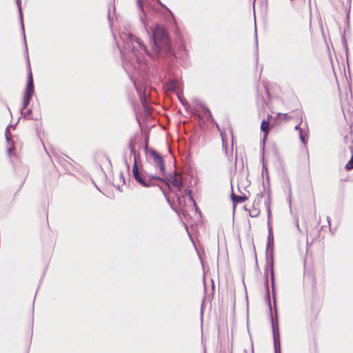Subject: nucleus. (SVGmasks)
<instances>
[{
    "instance_id": "obj_1",
    "label": "nucleus",
    "mask_w": 353,
    "mask_h": 353,
    "mask_svg": "<svg viewBox=\"0 0 353 353\" xmlns=\"http://www.w3.org/2000/svg\"><path fill=\"white\" fill-rule=\"evenodd\" d=\"M137 6L139 10L140 22L149 36L152 56L157 58L159 68H157L156 75L163 83L168 90L176 93L179 101L184 107L189 105L188 101L181 94L183 83L181 71L172 64L174 59H183L188 54L185 41L179 33V30L178 28L175 30L177 37V51L175 52L172 39L165 27L156 23L152 28H149L147 22V12L141 0H137Z\"/></svg>"
},
{
    "instance_id": "obj_2",
    "label": "nucleus",
    "mask_w": 353,
    "mask_h": 353,
    "mask_svg": "<svg viewBox=\"0 0 353 353\" xmlns=\"http://www.w3.org/2000/svg\"><path fill=\"white\" fill-rule=\"evenodd\" d=\"M123 43V50L128 53L131 64L138 74V77H131L134 87L139 95L144 113L148 115L151 112V106L148 103L151 90L149 74H156L159 68L157 58L152 56L150 50L143 41L132 34L128 33L121 35Z\"/></svg>"
},
{
    "instance_id": "obj_3",
    "label": "nucleus",
    "mask_w": 353,
    "mask_h": 353,
    "mask_svg": "<svg viewBox=\"0 0 353 353\" xmlns=\"http://www.w3.org/2000/svg\"><path fill=\"white\" fill-rule=\"evenodd\" d=\"M268 225V237L265 249V265L264 270L265 276V301L271 307L270 290L269 285V274L270 276L271 287L272 291V299L274 304H276V281L274 274V234L271 220L267 221Z\"/></svg>"
},
{
    "instance_id": "obj_4",
    "label": "nucleus",
    "mask_w": 353,
    "mask_h": 353,
    "mask_svg": "<svg viewBox=\"0 0 353 353\" xmlns=\"http://www.w3.org/2000/svg\"><path fill=\"white\" fill-rule=\"evenodd\" d=\"M268 308L272 324L274 353H281L279 323L276 304L274 305V316L272 314V307Z\"/></svg>"
},
{
    "instance_id": "obj_5",
    "label": "nucleus",
    "mask_w": 353,
    "mask_h": 353,
    "mask_svg": "<svg viewBox=\"0 0 353 353\" xmlns=\"http://www.w3.org/2000/svg\"><path fill=\"white\" fill-rule=\"evenodd\" d=\"M131 156H133L134 157V163L132 165V176L136 181L144 188L154 187L157 184L153 182L146 181L145 177L141 174L139 170L138 161L141 158L140 152L137 151V150H134V154L130 153V157Z\"/></svg>"
},
{
    "instance_id": "obj_6",
    "label": "nucleus",
    "mask_w": 353,
    "mask_h": 353,
    "mask_svg": "<svg viewBox=\"0 0 353 353\" xmlns=\"http://www.w3.org/2000/svg\"><path fill=\"white\" fill-rule=\"evenodd\" d=\"M26 52V63H27V81L23 94L32 96L34 94V84L33 80V74L31 70V65L28 51Z\"/></svg>"
},
{
    "instance_id": "obj_7",
    "label": "nucleus",
    "mask_w": 353,
    "mask_h": 353,
    "mask_svg": "<svg viewBox=\"0 0 353 353\" xmlns=\"http://www.w3.org/2000/svg\"><path fill=\"white\" fill-rule=\"evenodd\" d=\"M149 152L153 159V161L155 163V166L159 168L162 174H165L166 167L165 165V161L163 159V156L159 152H157L156 150L153 148H150Z\"/></svg>"
},
{
    "instance_id": "obj_8",
    "label": "nucleus",
    "mask_w": 353,
    "mask_h": 353,
    "mask_svg": "<svg viewBox=\"0 0 353 353\" xmlns=\"http://www.w3.org/2000/svg\"><path fill=\"white\" fill-rule=\"evenodd\" d=\"M196 105L201 108V112H199L200 115L199 116V121L204 123L205 119L207 120L213 119L212 113L210 109L201 101L196 100ZM196 113H199V110H195Z\"/></svg>"
},
{
    "instance_id": "obj_9",
    "label": "nucleus",
    "mask_w": 353,
    "mask_h": 353,
    "mask_svg": "<svg viewBox=\"0 0 353 353\" xmlns=\"http://www.w3.org/2000/svg\"><path fill=\"white\" fill-rule=\"evenodd\" d=\"M262 186L263 191H266L267 199L265 201V206L267 212V218L268 221L272 219V210H271V204H272V197H271V188L270 185L266 186L264 181L262 182Z\"/></svg>"
},
{
    "instance_id": "obj_10",
    "label": "nucleus",
    "mask_w": 353,
    "mask_h": 353,
    "mask_svg": "<svg viewBox=\"0 0 353 353\" xmlns=\"http://www.w3.org/2000/svg\"><path fill=\"white\" fill-rule=\"evenodd\" d=\"M140 173L142 176H143L145 177V180L148 181L153 182L156 184H158L157 183L154 181L156 180V181L163 182L168 186L170 187L169 182L168 181V180L165 179V178H164L163 176H159L157 174L148 173L145 170H142L141 172H140Z\"/></svg>"
},
{
    "instance_id": "obj_11",
    "label": "nucleus",
    "mask_w": 353,
    "mask_h": 353,
    "mask_svg": "<svg viewBox=\"0 0 353 353\" xmlns=\"http://www.w3.org/2000/svg\"><path fill=\"white\" fill-rule=\"evenodd\" d=\"M17 10L19 12V16L20 19V23H21V28L22 30L23 37V42L25 44V48L26 51H28V46H27V41L26 38V33H25V28H24V23H23V15L22 12V7H21V0H15Z\"/></svg>"
},
{
    "instance_id": "obj_12",
    "label": "nucleus",
    "mask_w": 353,
    "mask_h": 353,
    "mask_svg": "<svg viewBox=\"0 0 353 353\" xmlns=\"http://www.w3.org/2000/svg\"><path fill=\"white\" fill-rule=\"evenodd\" d=\"M168 181L176 188L177 192H181L183 188V182L182 179H178L174 173H169L167 179Z\"/></svg>"
},
{
    "instance_id": "obj_13",
    "label": "nucleus",
    "mask_w": 353,
    "mask_h": 353,
    "mask_svg": "<svg viewBox=\"0 0 353 353\" xmlns=\"http://www.w3.org/2000/svg\"><path fill=\"white\" fill-rule=\"evenodd\" d=\"M231 189H232V193L230 194V199H231V200L232 201L233 210L234 212L235 209H236V205L239 204V203H241L245 202V201L248 200V197L245 194H243V195H236V194H234V193L233 192L232 185H231Z\"/></svg>"
},
{
    "instance_id": "obj_14",
    "label": "nucleus",
    "mask_w": 353,
    "mask_h": 353,
    "mask_svg": "<svg viewBox=\"0 0 353 353\" xmlns=\"http://www.w3.org/2000/svg\"><path fill=\"white\" fill-rule=\"evenodd\" d=\"M32 97V96L23 94V100L21 108H20V113H23V111L30 105Z\"/></svg>"
},
{
    "instance_id": "obj_15",
    "label": "nucleus",
    "mask_w": 353,
    "mask_h": 353,
    "mask_svg": "<svg viewBox=\"0 0 353 353\" xmlns=\"http://www.w3.org/2000/svg\"><path fill=\"white\" fill-rule=\"evenodd\" d=\"M265 140H266V134H265L264 136V138H263V139L261 141V143H260V161L262 163V165L263 164V163H267L265 161Z\"/></svg>"
},
{
    "instance_id": "obj_16",
    "label": "nucleus",
    "mask_w": 353,
    "mask_h": 353,
    "mask_svg": "<svg viewBox=\"0 0 353 353\" xmlns=\"http://www.w3.org/2000/svg\"><path fill=\"white\" fill-rule=\"evenodd\" d=\"M341 42H342L343 47L345 52V55H346V58H347V65H349V63H348L349 48H348L347 39L345 37V30H344L343 32L341 33Z\"/></svg>"
},
{
    "instance_id": "obj_17",
    "label": "nucleus",
    "mask_w": 353,
    "mask_h": 353,
    "mask_svg": "<svg viewBox=\"0 0 353 353\" xmlns=\"http://www.w3.org/2000/svg\"><path fill=\"white\" fill-rule=\"evenodd\" d=\"M299 136L301 143L306 145L308 142V129L300 130Z\"/></svg>"
},
{
    "instance_id": "obj_18",
    "label": "nucleus",
    "mask_w": 353,
    "mask_h": 353,
    "mask_svg": "<svg viewBox=\"0 0 353 353\" xmlns=\"http://www.w3.org/2000/svg\"><path fill=\"white\" fill-rule=\"evenodd\" d=\"M259 202H256V201H254V203H253V205H252V210H250V216L251 217H257L259 216L260 214V210L259 208V207H256V206H259Z\"/></svg>"
},
{
    "instance_id": "obj_19",
    "label": "nucleus",
    "mask_w": 353,
    "mask_h": 353,
    "mask_svg": "<svg viewBox=\"0 0 353 353\" xmlns=\"http://www.w3.org/2000/svg\"><path fill=\"white\" fill-rule=\"evenodd\" d=\"M264 174H265V180L267 182L266 186H269L270 185V182L267 163H263V164L262 165V176H263Z\"/></svg>"
},
{
    "instance_id": "obj_20",
    "label": "nucleus",
    "mask_w": 353,
    "mask_h": 353,
    "mask_svg": "<svg viewBox=\"0 0 353 353\" xmlns=\"http://www.w3.org/2000/svg\"><path fill=\"white\" fill-rule=\"evenodd\" d=\"M137 140L135 137H132L128 141V148L130 150L131 154H134V150H136L135 146L137 145Z\"/></svg>"
},
{
    "instance_id": "obj_21",
    "label": "nucleus",
    "mask_w": 353,
    "mask_h": 353,
    "mask_svg": "<svg viewBox=\"0 0 353 353\" xmlns=\"http://www.w3.org/2000/svg\"><path fill=\"white\" fill-rule=\"evenodd\" d=\"M269 125L268 121H267L265 119H263V121L261 123V130L263 132V137L265 134H266V137L268 136V131L267 128Z\"/></svg>"
},
{
    "instance_id": "obj_22",
    "label": "nucleus",
    "mask_w": 353,
    "mask_h": 353,
    "mask_svg": "<svg viewBox=\"0 0 353 353\" xmlns=\"http://www.w3.org/2000/svg\"><path fill=\"white\" fill-rule=\"evenodd\" d=\"M21 114L25 119L36 120L35 119L30 117V115L32 114V110L31 108L28 109L26 111L23 110V113Z\"/></svg>"
},
{
    "instance_id": "obj_23",
    "label": "nucleus",
    "mask_w": 353,
    "mask_h": 353,
    "mask_svg": "<svg viewBox=\"0 0 353 353\" xmlns=\"http://www.w3.org/2000/svg\"><path fill=\"white\" fill-rule=\"evenodd\" d=\"M344 168L346 171H350L353 170V154L351 155L350 159L345 164Z\"/></svg>"
},
{
    "instance_id": "obj_24",
    "label": "nucleus",
    "mask_w": 353,
    "mask_h": 353,
    "mask_svg": "<svg viewBox=\"0 0 353 353\" xmlns=\"http://www.w3.org/2000/svg\"><path fill=\"white\" fill-rule=\"evenodd\" d=\"M155 186H158L159 188L160 189V190L162 192V193L163 194L167 202L168 203V204H170L172 203L171 201H170V197L167 195L165 190L163 189V188L162 187V185H159V184H157Z\"/></svg>"
},
{
    "instance_id": "obj_25",
    "label": "nucleus",
    "mask_w": 353,
    "mask_h": 353,
    "mask_svg": "<svg viewBox=\"0 0 353 353\" xmlns=\"http://www.w3.org/2000/svg\"><path fill=\"white\" fill-rule=\"evenodd\" d=\"M350 6L349 7V9L346 12V16H345V25L348 29L350 28Z\"/></svg>"
},
{
    "instance_id": "obj_26",
    "label": "nucleus",
    "mask_w": 353,
    "mask_h": 353,
    "mask_svg": "<svg viewBox=\"0 0 353 353\" xmlns=\"http://www.w3.org/2000/svg\"><path fill=\"white\" fill-rule=\"evenodd\" d=\"M174 196L176 198L177 202L181 205L182 203L185 202V196L183 195H180L177 192H174Z\"/></svg>"
},
{
    "instance_id": "obj_27",
    "label": "nucleus",
    "mask_w": 353,
    "mask_h": 353,
    "mask_svg": "<svg viewBox=\"0 0 353 353\" xmlns=\"http://www.w3.org/2000/svg\"><path fill=\"white\" fill-rule=\"evenodd\" d=\"M283 181H284L285 184L286 185L287 188L288 190H290V187H291L290 179L285 174L283 176Z\"/></svg>"
},
{
    "instance_id": "obj_28",
    "label": "nucleus",
    "mask_w": 353,
    "mask_h": 353,
    "mask_svg": "<svg viewBox=\"0 0 353 353\" xmlns=\"http://www.w3.org/2000/svg\"><path fill=\"white\" fill-rule=\"evenodd\" d=\"M222 141H223V148L225 150V153L226 154V156L230 158V156L228 154V145H227V143L225 141L224 139L222 138Z\"/></svg>"
},
{
    "instance_id": "obj_29",
    "label": "nucleus",
    "mask_w": 353,
    "mask_h": 353,
    "mask_svg": "<svg viewBox=\"0 0 353 353\" xmlns=\"http://www.w3.org/2000/svg\"><path fill=\"white\" fill-rule=\"evenodd\" d=\"M123 162H124V163L125 165V167H126V169H127V172L129 174L130 170V163H129V162L128 161L127 157H123Z\"/></svg>"
},
{
    "instance_id": "obj_30",
    "label": "nucleus",
    "mask_w": 353,
    "mask_h": 353,
    "mask_svg": "<svg viewBox=\"0 0 353 353\" xmlns=\"http://www.w3.org/2000/svg\"><path fill=\"white\" fill-rule=\"evenodd\" d=\"M287 201L289 203L290 208H291V203H292V188H291V187H290V190H288V195Z\"/></svg>"
},
{
    "instance_id": "obj_31",
    "label": "nucleus",
    "mask_w": 353,
    "mask_h": 353,
    "mask_svg": "<svg viewBox=\"0 0 353 353\" xmlns=\"http://www.w3.org/2000/svg\"><path fill=\"white\" fill-rule=\"evenodd\" d=\"M255 44H256V55H255V57H256V61L257 62L258 61V39H257L256 32L255 33Z\"/></svg>"
},
{
    "instance_id": "obj_32",
    "label": "nucleus",
    "mask_w": 353,
    "mask_h": 353,
    "mask_svg": "<svg viewBox=\"0 0 353 353\" xmlns=\"http://www.w3.org/2000/svg\"><path fill=\"white\" fill-rule=\"evenodd\" d=\"M188 198L189 201H191V202L192 203L193 206H194V207H196V208H197V204H196V203L195 199H194V197H193V195L190 196H189V197H188Z\"/></svg>"
},
{
    "instance_id": "obj_33",
    "label": "nucleus",
    "mask_w": 353,
    "mask_h": 353,
    "mask_svg": "<svg viewBox=\"0 0 353 353\" xmlns=\"http://www.w3.org/2000/svg\"><path fill=\"white\" fill-rule=\"evenodd\" d=\"M184 193L185 194V195L189 197L190 196H192V191L189 189V188H186L184 190Z\"/></svg>"
},
{
    "instance_id": "obj_34",
    "label": "nucleus",
    "mask_w": 353,
    "mask_h": 353,
    "mask_svg": "<svg viewBox=\"0 0 353 353\" xmlns=\"http://www.w3.org/2000/svg\"><path fill=\"white\" fill-rule=\"evenodd\" d=\"M264 192H265V191H261L260 192H259V193L256 194V198H257V199H258V200H259V201H258L259 203V200L263 197V196H264Z\"/></svg>"
},
{
    "instance_id": "obj_35",
    "label": "nucleus",
    "mask_w": 353,
    "mask_h": 353,
    "mask_svg": "<svg viewBox=\"0 0 353 353\" xmlns=\"http://www.w3.org/2000/svg\"><path fill=\"white\" fill-rule=\"evenodd\" d=\"M6 141L8 143H13V140L11 137V134L10 135H6Z\"/></svg>"
},
{
    "instance_id": "obj_36",
    "label": "nucleus",
    "mask_w": 353,
    "mask_h": 353,
    "mask_svg": "<svg viewBox=\"0 0 353 353\" xmlns=\"http://www.w3.org/2000/svg\"><path fill=\"white\" fill-rule=\"evenodd\" d=\"M119 177H120V179H122V185L125 184V180L124 179L123 172L122 171H121L120 173H119Z\"/></svg>"
},
{
    "instance_id": "obj_37",
    "label": "nucleus",
    "mask_w": 353,
    "mask_h": 353,
    "mask_svg": "<svg viewBox=\"0 0 353 353\" xmlns=\"http://www.w3.org/2000/svg\"><path fill=\"white\" fill-rule=\"evenodd\" d=\"M326 219H327V223L329 224V226H330V230L331 231V232H332V228H331V218H330V216H327Z\"/></svg>"
},
{
    "instance_id": "obj_38",
    "label": "nucleus",
    "mask_w": 353,
    "mask_h": 353,
    "mask_svg": "<svg viewBox=\"0 0 353 353\" xmlns=\"http://www.w3.org/2000/svg\"><path fill=\"white\" fill-rule=\"evenodd\" d=\"M295 130L296 131H299V132H300V130H303V129L301 128V123L297 124L295 128H294Z\"/></svg>"
},
{
    "instance_id": "obj_39",
    "label": "nucleus",
    "mask_w": 353,
    "mask_h": 353,
    "mask_svg": "<svg viewBox=\"0 0 353 353\" xmlns=\"http://www.w3.org/2000/svg\"><path fill=\"white\" fill-rule=\"evenodd\" d=\"M295 222H296V225L297 230H299V232H301V229H300V227H299V219H298V217H296V218L295 219Z\"/></svg>"
},
{
    "instance_id": "obj_40",
    "label": "nucleus",
    "mask_w": 353,
    "mask_h": 353,
    "mask_svg": "<svg viewBox=\"0 0 353 353\" xmlns=\"http://www.w3.org/2000/svg\"><path fill=\"white\" fill-rule=\"evenodd\" d=\"M20 117L17 119V123L14 124V125H9L8 127L10 128H12V129H14L15 128V126L17 125V123L19 122V120H20Z\"/></svg>"
},
{
    "instance_id": "obj_41",
    "label": "nucleus",
    "mask_w": 353,
    "mask_h": 353,
    "mask_svg": "<svg viewBox=\"0 0 353 353\" xmlns=\"http://www.w3.org/2000/svg\"><path fill=\"white\" fill-rule=\"evenodd\" d=\"M169 205L170 206V208H172V210L173 211H174L175 212L177 213L176 208L174 207V204L172 203L169 204Z\"/></svg>"
},
{
    "instance_id": "obj_42",
    "label": "nucleus",
    "mask_w": 353,
    "mask_h": 353,
    "mask_svg": "<svg viewBox=\"0 0 353 353\" xmlns=\"http://www.w3.org/2000/svg\"><path fill=\"white\" fill-rule=\"evenodd\" d=\"M152 8V6L150 3H147L146 9L148 11H149L150 9Z\"/></svg>"
},
{
    "instance_id": "obj_43",
    "label": "nucleus",
    "mask_w": 353,
    "mask_h": 353,
    "mask_svg": "<svg viewBox=\"0 0 353 353\" xmlns=\"http://www.w3.org/2000/svg\"><path fill=\"white\" fill-rule=\"evenodd\" d=\"M194 210H195V212H199V214H201V212L199 208V206L197 205V208L196 207H194Z\"/></svg>"
},
{
    "instance_id": "obj_44",
    "label": "nucleus",
    "mask_w": 353,
    "mask_h": 353,
    "mask_svg": "<svg viewBox=\"0 0 353 353\" xmlns=\"http://www.w3.org/2000/svg\"><path fill=\"white\" fill-rule=\"evenodd\" d=\"M114 187L119 191V192H122V189L121 188V185H114Z\"/></svg>"
},
{
    "instance_id": "obj_45",
    "label": "nucleus",
    "mask_w": 353,
    "mask_h": 353,
    "mask_svg": "<svg viewBox=\"0 0 353 353\" xmlns=\"http://www.w3.org/2000/svg\"><path fill=\"white\" fill-rule=\"evenodd\" d=\"M11 150H12V148H7V152H8V154L9 156H10V155H11Z\"/></svg>"
},
{
    "instance_id": "obj_46",
    "label": "nucleus",
    "mask_w": 353,
    "mask_h": 353,
    "mask_svg": "<svg viewBox=\"0 0 353 353\" xmlns=\"http://www.w3.org/2000/svg\"><path fill=\"white\" fill-rule=\"evenodd\" d=\"M156 1H157V2L159 5H161V6H163V7L166 8V6H165L164 4H163L160 0H156Z\"/></svg>"
},
{
    "instance_id": "obj_47",
    "label": "nucleus",
    "mask_w": 353,
    "mask_h": 353,
    "mask_svg": "<svg viewBox=\"0 0 353 353\" xmlns=\"http://www.w3.org/2000/svg\"><path fill=\"white\" fill-rule=\"evenodd\" d=\"M6 135H10L9 133H8V127L6 128V130H5V136L6 137Z\"/></svg>"
},
{
    "instance_id": "obj_48",
    "label": "nucleus",
    "mask_w": 353,
    "mask_h": 353,
    "mask_svg": "<svg viewBox=\"0 0 353 353\" xmlns=\"http://www.w3.org/2000/svg\"><path fill=\"white\" fill-rule=\"evenodd\" d=\"M108 17L109 22H110L111 21V17H110V10H108Z\"/></svg>"
},
{
    "instance_id": "obj_49",
    "label": "nucleus",
    "mask_w": 353,
    "mask_h": 353,
    "mask_svg": "<svg viewBox=\"0 0 353 353\" xmlns=\"http://www.w3.org/2000/svg\"><path fill=\"white\" fill-rule=\"evenodd\" d=\"M123 157H127V150H124L123 152Z\"/></svg>"
},
{
    "instance_id": "obj_50",
    "label": "nucleus",
    "mask_w": 353,
    "mask_h": 353,
    "mask_svg": "<svg viewBox=\"0 0 353 353\" xmlns=\"http://www.w3.org/2000/svg\"><path fill=\"white\" fill-rule=\"evenodd\" d=\"M349 149H350L352 154H353V145L349 146Z\"/></svg>"
},
{
    "instance_id": "obj_51",
    "label": "nucleus",
    "mask_w": 353,
    "mask_h": 353,
    "mask_svg": "<svg viewBox=\"0 0 353 353\" xmlns=\"http://www.w3.org/2000/svg\"><path fill=\"white\" fill-rule=\"evenodd\" d=\"M92 183L94 185L95 188L100 191L99 187L97 186V185L95 183V182L92 180Z\"/></svg>"
},
{
    "instance_id": "obj_52",
    "label": "nucleus",
    "mask_w": 353,
    "mask_h": 353,
    "mask_svg": "<svg viewBox=\"0 0 353 353\" xmlns=\"http://www.w3.org/2000/svg\"><path fill=\"white\" fill-rule=\"evenodd\" d=\"M203 308H201V319H203Z\"/></svg>"
},
{
    "instance_id": "obj_53",
    "label": "nucleus",
    "mask_w": 353,
    "mask_h": 353,
    "mask_svg": "<svg viewBox=\"0 0 353 353\" xmlns=\"http://www.w3.org/2000/svg\"><path fill=\"white\" fill-rule=\"evenodd\" d=\"M270 118H272V116L270 114H268V119H270Z\"/></svg>"
},
{
    "instance_id": "obj_54",
    "label": "nucleus",
    "mask_w": 353,
    "mask_h": 353,
    "mask_svg": "<svg viewBox=\"0 0 353 353\" xmlns=\"http://www.w3.org/2000/svg\"><path fill=\"white\" fill-rule=\"evenodd\" d=\"M283 116H284V118H285V119L288 118V114H283Z\"/></svg>"
},
{
    "instance_id": "obj_55",
    "label": "nucleus",
    "mask_w": 353,
    "mask_h": 353,
    "mask_svg": "<svg viewBox=\"0 0 353 353\" xmlns=\"http://www.w3.org/2000/svg\"><path fill=\"white\" fill-rule=\"evenodd\" d=\"M212 282V290H214V284L213 281Z\"/></svg>"
},
{
    "instance_id": "obj_56",
    "label": "nucleus",
    "mask_w": 353,
    "mask_h": 353,
    "mask_svg": "<svg viewBox=\"0 0 353 353\" xmlns=\"http://www.w3.org/2000/svg\"><path fill=\"white\" fill-rule=\"evenodd\" d=\"M232 155H233V149L232 148V152H231V154H230V157H232Z\"/></svg>"
},
{
    "instance_id": "obj_57",
    "label": "nucleus",
    "mask_w": 353,
    "mask_h": 353,
    "mask_svg": "<svg viewBox=\"0 0 353 353\" xmlns=\"http://www.w3.org/2000/svg\"><path fill=\"white\" fill-rule=\"evenodd\" d=\"M233 142H234V140H233V138L232 139V145H233Z\"/></svg>"
},
{
    "instance_id": "obj_58",
    "label": "nucleus",
    "mask_w": 353,
    "mask_h": 353,
    "mask_svg": "<svg viewBox=\"0 0 353 353\" xmlns=\"http://www.w3.org/2000/svg\"><path fill=\"white\" fill-rule=\"evenodd\" d=\"M67 157L68 158V159L72 160V159L70 157H69L68 156H67Z\"/></svg>"
},
{
    "instance_id": "obj_59",
    "label": "nucleus",
    "mask_w": 353,
    "mask_h": 353,
    "mask_svg": "<svg viewBox=\"0 0 353 353\" xmlns=\"http://www.w3.org/2000/svg\"><path fill=\"white\" fill-rule=\"evenodd\" d=\"M244 353H248L246 350H244Z\"/></svg>"
},
{
    "instance_id": "obj_60",
    "label": "nucleus",
    "mask_w": 353,
    "mask_h": 353,
    "mask_svg": "<svg viewBox=\"0 0 353 353\" xmlns=\"http://www.w3.org/2000/svg\"><path fill=\"white\" fill-rule=\"evenodd\" d=\"M252 353H254V350H253V349H252Z\"/></svg>"
}]
</instances>
